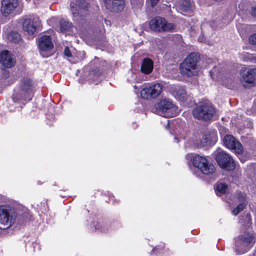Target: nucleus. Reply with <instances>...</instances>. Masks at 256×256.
Returning a JSON list of instances; mask_svg holds the SVG:
<instances>
[{"label":"nucleus","instance_id":"2eb2a0df","mask_svg":"<svg viewBox=\"0 0 256 256\" xmlns=\"http://www.w3.org/2000/svg\"><path fill=\"white\" fill-rule=\"evenodd\" d=\"M38 48L40 54L45 57L43 52H48L54 48L51 36L47 35H43L40 36L38 40Z\"/></svg>","mask_w":256,"mask_h":256},{"label":"nucleus","instance_id":"dca6fc26","mask_svg":"<svg viewBox=\"0 0 256 256\" xmlns=\"http://www.w3.org/2000/svg\"><path fill=\"white\" fill-rule=\"evenodd\" d=\"M0 63L6 68H10L15 65L16 61L10 52L5 50L0 53Z\"/></svg>","mask_w":256,"mask_h":256},{"label":"nucleus","instance_id":"a878e982","mask_svg":"<svg viewBox=\"0 0 256 256\" xmlns=\"http://www.w3.org/2000/svg\"><path fill=\"white\" fill-rule=\"evenodd\" d=\"M246 206V203H240L232 211V214L236 216L243 210Z\"/></svg>","mask_w":256,"mask_h":256},{"label":"nucleus","instance_id":"5701e85b","mask_svg":"<svg viewBox=\"0 0 256 256\" xmlns=\"http://www.w3.org/2000/svg\"><path fill=\"white\" fill-rule=\"evenodd\" d=\"M34 208L36 209L39 212L40 211L42 213L46 214L48 211V206L47 203L44 202H41L39 204H36V208L34 206V204L32 205Z\"/></svg>","mask_w":256,"mask_h":256},{"label":"nucleus","instance_id":"79ce46f5","mask_svg":"<svg viewBox=\"0 0 256 256\" xmlns=\"http://www.w3.org/2000/svg\"><path fill=\"white\" fill-rule=\"evenodd\" d=\"M32 244L34 245V246H36V245H37V244L36 243H34V244Z\"/></svg>","mask_w":256,"mask_h":256},{"label":"nucleus","instance_id":"4c0bfd02","mask_svg":"<svg viewBox=\"0 0 256 256\" xmlns=\"http://www.w3.org/2000/svg\"><path fill=\"white\" fill-rule=\"evenodd\" d=\"M198 40L200 42H204V38L202 34L200 36V37L198 38Z\"/></svg>","mask_w":256,"mask_h":256},{"label":"nucleus","instance_id":"393cba45","mask_svg":"<svg viewBox=\"0 0 256 256\" xmlns=\"http://www.w3.org/2000/svg\"><path fill=\"white\" fill-rule=\"evenodd\" d=\"M235 197L238 202L240 203H246V194L241 192H238L235 194Z\"/></svg>","mask_w":256,"mask_h":256},{"label":"nucleus","instance_id":"7c9ffc66","mask_svg":"<svg viewBox=\"0 0 256 256\" xmlns=\"http://www.w3.org/2000/svg\"><path fill=\"white\" fill-rule=\"evenodd\" d=\"M246 226L247 228H248L250 226L251 224V221L252 218L250 215L249 214H247L246 216Z\"/></svg>","mask_w":256,"mask_h":256},{"label":"nucleus","instance_id":"58836bf2","mask_svg":"<svg viewBox=\"0 0 256 256\" xmlns=\"http://www.w3.org/2000/svg\"><path fill=\"white\" fill-rule=\"evenodd\" d=\"M73 13H74V14H80V12H79V11H78V12H73Z\"/></svg>","mask_w":256,"mask_h":256},{"label":"nucleus","instance_id":"6e6552de","mask_svg":"<svg viewBox=\"0 0 256 256\" xmlns=\"http://www.w3.org/2000/svg\"><path fill=\"white\" fill-rule=\"evenodd\" d=\"M154 112L164 116H172L170 113L176 109L172 102L169 98H164L160 100L155 104Z\"/></svg>","mask_w":256,"mask_h":256},{"label":"nucleus","instance_id":"6ab92c4d","mask_svg":"<svg viewBox=\"0 0 256 256\" xmlns=\"http://www.w3.org/2000/svg\"><path fill=\"white\" fill-rule=\"evenodd\" d=\"M153 68V61L150 58H144L141 64V72L144 74H149L152 71Z\"/></svg>","mask_w":256,"mask_h":256},{"label":"nucleus","instance_id":"1a4fd4ad","mask_svg":"<svg viewBox=\"0 0 256 256\" xmlns=\"http://www.w3.org/2000/svg\"><path fill=\"white\" fill-rule=\"evenodd\" d=\"M216 160L218 166L223 169L232 170L235 168V163L232 158L224 151L217 152Z\"/></svg>","mask_w":256,"mask_h":256},{"label":"nucleus","instance_id":"37998d69","mask_svg":"<svg viewBox=\"0 0 256 256\" xmlns=\"http://www.w3.org/2000/svg\"><path fill=\"white\" fill-rule=\"evenodd\" d=\"M70 6H71V7L74 8V6L72 5V4H71Z\"/></svg>","mask_w":256,"mask_h":256},{"label":"nucleus","instance_id":"72a5a7b5","mask_svg":"<svg viewBox=\"0 0 256 256\" xmlns=\"http://www.w3.org/2000/svg\"><path fill=\"white\" fill-rule=\"evenodd\" d=\"M3 74H4V77L5 78H8L10 76L9 70H3Z\"/></svg>","mask_w":256,"mask_h":256},{"label":"nucleus","instance_id":"b1692460","mask_svg":"<svg viewBox=\"0 0 256 256\" xmlns=\"http://www.w3.org/2000/svg\"><path fill=\"white\" fill-rule=\"evenodd\" d=\"M228 186L224 183H219L216 186V193L217 195L220 196L224 194L227 189Z\"/></svg>","mask_w":256,"mask_h":256},{"label":"nucleus","instance_id":"f257e3e1","mask_svg":"<svg viewBox=\"0 0 256 256\" xmlns=\"http://www.w3.org/2000/svg\"><path fill=\"white\" fill-rule=\"evenodd\" d=\"M16 218L23 222L32 220V216L28 210H26L22 214H17L16 210L10 205L0 206V224L2 229H6L14 223Z\"/></svg>","mask_w":256,"mask_h":256},{"label":"nucleus","instance_id":"a19ab883","mask_svg":"<svg viewBox=\"0 0 256 256\" xmlns=\"http://www.w3.org/2000/svg\"><path fill=\"white\" fill-rule=\"evenodd\" d=\"M174 139L176 140V141L177 142H178V140L177 138H175Z\"/></svg>","mask_w":256,"mask_h":256},{"label":"nucleus","instance_id":"9d476101","mask_svg":"<svg viewBox=\"0 0 256 256\" xmlns=\"http://www.w3.org/2000/svg\"><path fill=\"white\" fill-rule=\"evenodd\" d=\"M162 89V86L160 84H149L142 90L140 95L144 99L156 98L160 94Z\"/></svg>","mask_w":256,"mask_h":256},{"label":"nucleus","instance_id":"f8f14e48","mask_svg":"<svg viewBox=\"0 0 256 256\" xmlns=\"http://www.w3.org/2000/svg\"><path fill=\"white\" fill-rule=\"evenodd\" d=\"M241 74L240 82L244 88L253 84L256 80V68H252L248 70H243Z\"/></svg>","mask_w":256,"mask_h":256},{"label":"nucleus","instance_id":"423d86ee","mask_svg":"<svg viewBox=\"0 0 256 256\" xmlns=\"http://www.w3.org/2000/svg\"><path fill=\"white\" fill-rule=\"evenodd\" d=\"M150 28L156 32H172L176 28V26L168 22L165 18L156 16L150 21Z\"/></svg>","mask_w":256,"mask_h":256},{"label":"nucleus","instance_id":"c03bdc74","mask_svg":"<svg viewBox=\"0 0 256 256\" xmlns=\"http://www.w3.org/2000/svg\"><path fill=\"white\" fill-rule=\"evenodd\" d=\"M60 196L61 197H62V198H64V196H62V195H61V194H60Z\"/></svg>","mask_w":256,"mask_h":256},{"label":"nucleus","instance_id":"f03ea898","mask_svg":"<svg viewBox=\"0 0 256 256\" xmlns=\"http://www.w3.org/2000/svg\"><path fill=\"white\" fill-rule=\"evenodd\" d=\"M35 90L34 81L30 78L24 77L20 80L18 87L14 90L12 98L14 102L25 104L32 99Z\"/></svg>","mask_w":256,"mask_h":256},{"label":"nucleus","instance_id":"e433bc0d","mask_svg":"<svg viewBox=\"0 0 256 256\" xmlns=\"http://www.w3.org/2000/svg\"><path fill=\"white\" fill-rule=\"evenodd\" d=\"M216 72V68H214L213 70L210 71V74L211 77L214 78V73Z\"/></svg>","mask_w":256,"mask_h":256},{"label":"nucleus","instance_id":"a211bd4d","mask_svg":"<svg viewBox=\"0 0 256 256\" xmlns=\"http://www.w3.org/2000/svg\"><path fill=\"white\" fill-rule=\"evenodd\" d=\"M48 24L58 32H64V20L53 17L48 20Z\"/></svg>","mask_w":256,"mask_h":256},{"label":"nucleus","instance_id":"c756f323","mask_svg":"<svg viewBox=\"0 0 256 256\" xmlns=\"http://www.w3.org/2000/svg\"><path fill=\"white\" fill-rule=\"evenodd\" d=\"M248 42L252 44L256 45V33L250 36Z\"/></svg>","mask_w":256,"mask_h":256},{"label":"nucleus","instance_id":"2f4dec72","mask_svg":"<svg viewBox=\"0 0 256 256\" xmlns=\"http://www.w3.org/2000/svg\"><path fill=\"white\" fill-rule=\"evenodd\" d=\"M182 5L185 6L186 9L190 8V4L188 0H182Z\"/></svg>","mask_w":256,"mask_h":256},{"label":"nucleus","instance_id":"ea45409f","mask_svg":"<svg viewBox=\"0 0 256 256\" xmlns=\"http://www.w3.org/2000/svg\"><path fill=\"white\" fill-rule=\"evenodd\" d=\"M158 249V248L157 246H156V247H155V248H154L153 249V251L157 250Z\"/></svg>","mask_w":256,"mask_h":256},{"label":"nucleus","instance_id":"0eeeda50","mask_svg":"<svg viewBox=\"0 0 256 256\" xmlns=\"http://www.w3.org/2000/svg\"><path fill=\"white\" fill-rule=\"evenodd\" d=\"M194 166L197 168L200 172L205 174H210L214 172V166L210 162L206 157L200 155H194L192 159Z\"/></svg>","mask_w":256,"mask_h":256},{"label":"nucleus","instance_id":"c85d7f7f","mask_svg":"<svg viewBox=\"0 0 256 256\" xmlns=\"http://www.w3.org/2000/svg\"><path fill=\"white\" fill-rule=\"evenodd\" d=\"M88 4L86 2V0H79L78 2V6L80 10L88 8Z\"/></svg>","mask_w":256,"mask_h":256},{"label":"nucleus","instance_id":"473e14b6","mask_svg":"<svg viewBox=\"0 0 256 256\" xmlns=\"http://www.w3.org/2000/svg\"><path fill=\"white\" fill-rule=\"evenodd\" d=\"M65 56L68 57L72 56V54L68 46H65Z\"/></svg>","mask_w":256,"mask_h":256},{"label":"nucleus","instance_id":"7ed1b4c3","mask_svg":"<svg viewBox=\"0 0 256 256\" xmlns=\"http://www.w3.org/2000/svg\"><path fill=\"white\" fill-rule=\"evenodd\" d=\"M216 112V110L212 104L208 100L198 103L192 110L194 118L199 120H208L212 119Z\"/></svg>","mask_w":256,"mask_h":256},{"label":"nucleus","instance_id":"cd10ccee","mask_svg":"<svg viewBox=\"0 0 256 256\" xmlns=\"http://www.w3.org/2000/svg\"><path fill=\"white\" fill-rule=\"evenodd\" d=\"M143 0H131L132 8L135 9L140 8L143 5Z\"/></svg>","mask_w":256,"mask_h":256},{"label":"nucleus","instance_id":"4468645a","mask_svg":"<svg viewBox=\"0 0 256 256\" xmlns=\"http://www.w3.org/2000/svg\"><path fill=\"white\" fill-rule=\"evenodd\" d=\"M39 26L40 20L38 18H26L22 22L23 30L30 35L34 34Z\"/></svg>","mask_w":256,"mask_h":256},{"label":"nucleus","instance_id":"20e7f679","mask_svg":"<svg viewBox=\"0 0 256 256\" xmlns=\"http://www.w3.org/2000/svg\"><path fill=\"white\" fill-rule=\"evenodd\" d=\"M198 56L194 52L190 54L180 66V73L186 76H191L194 74L198 62Z\"/></svg>","mask_w":256,"mask_h":256},{"label":"nucleus","instance_id":"39448f33","mask_svg":"<svg viewBox=\"0 0 256 256\" xmlns=\"http://www.w3.org/2000/svg\"><path fill=\"white\" fill-rule=\"evenodd\" d=\"M256 240L254 233H247L240 236L236 241L235 252L239 254L245 253L253 246Z\"/></svg>","mask_w":256,"mask_h":256},{"label":"nucleus","instance_id":"4be33fe9","mask_svg":"<svg viewBox=\"0 0 256 256\" xmlns=\"http://www.w3.org/2000/svg\"><path fill=\"white\" fill-rule=\"evenodd\" d=\"M8 40L14 43L18 42L20 40L21 38L20 34L16 32H11L8 35Z\"/></svg>","mask_w":256,"mask_h":256},{"label":"nucleus","instance_id":"aec40b11","mask_svg":"<svg viewBox=\"0 0 256 256\" xmlns=\"http://www.w3.org/2000/svg\"><path fill=\"white\" fill-rule=\"evenodd\" d=\"M175 97L180 100L184 101L186 100L187 95L185 90L180 86L176 87L174 88Z\"/></svg>","mask_w":256,"mask_h":256},{"label":"nucleus","instance_id":"f3484780","mask_svg":"<svg viewBox=\"0 0 256 256\" xmlns=\"http://www.w3.org/2000/svg\"><path fill=\"white\" fill-rule=\"evenodd\" d=\"M106 8L111 12H118L124 8V0H104Z\"/></svg>","mask_w":256,"mask_h":256},{"label":"nucleus","instance_id":"f704fd0d","mask_svg":"<svg viewBox=\"0 0 256 256\" xmlns=\"http://www.w3.org/2000/svg\"><path fill=\"white\" fill-rule=\"evenodd\" d=\"M250 12L253 16L256 17V6L252 8Z\"/></svg>","mask_w":256,"mask_h":256},{"label":"nucleus","instance_id":"c9c22d12","mask_svg":"<svg viewBox=\"0 0 256 256\" xmlns=\"http://www.w3.org/2000/svg\"><path fill=\"white\" fill-rule=\"evenodd\" d=\"M151 3V6H154L157 4L160 0H150Z\"/></svg>","mask_w":256,"mask_h":256},{"label":"nucleus","instance_id":"412c9836","mask_svg":"<svg viewBox=\"0 0 256 256\" xmlns=\"http://www.w3.org/2000/svg\"><path fill=\"white\" fill-rule=\"evenodd\" d=\"M108 225V224L106 222H99L94 224V226L96 232H108L110 230Z\"/></svg>","mask_w":256,"mask_h":256},{"label":"nucleus","instance_id":"9b49d317","mask_svg":"<svg viewBox=\"0 0 256 256\" xmlns=\"http://www.w3.org/2000/svg\"><path fill=\"white\" fill-rule=\"evenodd\" d=\"M224 142L226 148L234 150L238 154H240L243 152V148L240 143L232 135L225 136Z\"/></svg>","mask_w":256,"mask_h":256},{"label":"nucleus","instance_id":"bb28decb","mask_svg":"<svg viewBox=\"0 0 256 256\" xmlns=\"http://www.w3.org/2000/svg\"><path fill=\"white\" fill-rule=\"evenodd\" d=\"M200 144L202 146H204L206 144H210V136L207 134H203L200 138Z\"/></svg>","mask_w":256,"mask_h":256},{"label":"nucleus","instance_id":"ddd939ff","mask_svg":"<svg viewBox=\"0 0 256 256\" xmlns=\"http://www.w3.org/2000/svg\"><path fill=\"white\" fill-rule=\"evenodd\" d=\"M0 12L5 16L13 12L18 5V0H1Z\"/></svg>","mask_w":256,"mask_h":256}]
</instances>
